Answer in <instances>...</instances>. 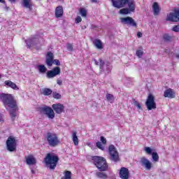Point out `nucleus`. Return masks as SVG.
<instances>
[{"label":"nucleus","instance_id":"obj_14","mask_svg":"<svg viewBox=\"0 0 179 179\" xmlns=\"http://www.w3.org/2000/svg\"><path fill=\"white\" fill-rule=\"evenodd\" d=\"M119 177L121 179H129V170L128 168L122 167L119 172Z\"/></svg>","mask_w":179,"mask_h":179},{"label":"nucleus","instance_id":"obj_15","mask_svg":"<svg viewBox=\"0 0 179 179\" xmlns=\"http://www.w3.org/2000/svg\"><path fill=\"white\" fill-rule=\"evenodd\" d=\"M52 107L56 114H62V113H64V110L65 109V107L62 103H55Z\"/></svg>","mask_w":179,"mask_h":179},{"label":"nucleus","instance_id":"obj_3","mask_svg":"<svg viewBox=\"0 0 179 179\" xmlns=\"http://www.w3.org/2000/svg\"><path fill=\"white\" fill-rule=\"evenodd\" d=\"M43 162L50 170H55V167H57V164L59 162V157L57 154L54 153H48L45 157Z\"/></svg>","mask_w":179,"mask_h":179},{"label":"nucleus","instance_id":"obj_53","mask_svg":"<svg viewBox=\"0 0 179 179\" xmlns=\"http://www.w3.org/2000/svg\"><path fill=\"white\" fill-rule=\"evenodd\" d=\"M0 78H1V75H0Z\"/></svg>","mask_w":179,"mask_h":179},{"label":"nucleus","instance_id":"obj_29","mask_svg":"<svg viewBox=\"0 0 179 179\" xmlns=\"http://www.w3.org/2000/svg\"><path fill=\"white\" fill-rule=\"evenodd\" d=\"M79 13L81 15L82 17H86L87 16V10L85 8H80L79 9Z\"/></svg>","mask_w":179,"mask_h":179},{"label":"nucleus","instance_id":"obj_9","mask_svg":"<svg viewBox=\"0 0 179 179\" xmlns=\"http://www.w3.org/2000/svg\"><path fill=\"white\" fill-rule=\"evenodd\" d=\"M145 106L148 111H150L152 110H156L157 105L156 101H155V96L153 94H148L145 101Z\"/></svg>","mask_w":179,"mask_h":179},{"label":"nucleus","instance_id":"obj_17","mask_svg":"<svg viewBox=\"0 0 179 179\" xmlns=\"http://www.w3.org/2000/svg\"><path fill=\"white\" fill-rule=\"evenodd\" d=\"M25 159L27 164H28L29 166H34V164L37 163V161L36 160V158H34V156H33V155L26 156Z\"/></svg>","mask_w":179,"mask_h":179},{"label":"nucleus","instance_id":"obj_8","mask_svg":"<svg viewBox=\"0 0 179 179\" xmlns=\"http://www.w3.org/2000/svg\"><path fill=\"white\" fill-rule=\"evenodd\" d=\"M38 111H39L40 114H45V115H47L48 118L50 120H54V118H55L54 110L50 106H45V107H40L38 108Z\"/></svg>","mask_w":179,"mask_h":179},{"label":"nucleus","instance_id":"obj_37","mask_svg":"<svg viewBox=\"0 0 179 179\" xmlns=\"http://www.w3.org/2000/svg\"><path fill=\"white\" fill-rule=\"evenodd\" d=\"M136 55H137V57L141 58L143 55V51H142L141 50H136Z\"/></svg>","mask_w":179,"mask_h":179},{"label":"nucleus","instance_id":"obj_21","mask_svg":"<svg viewBox=\"0 0 179 179\" xmlns=\"http://www.w3.org/2000/svg\"><path fill=\"white\" fill-rule=\"evenodd\" d=\"M4 84L6 86H8V87H11V89H13V90H19V87H17V85L16 84L10 80H6L4 82Z\"/></svg>","mask_w":179,"mask_h":179},{"label":"nucleus","instance_id":"obj_25","mask_svg":"<svg viewBox=\"0 0 179 179\" xmlns=\"http://www.w3.org/2000/svg\"><path fill=\"white\" fill-rule=\"evenodd\" d=\"M72 141L75 145V146H78L79 145V138H78V136L76 135V132L74 131L72 135Z\"/></svg>","mask_w":179,"mask_h":179},{"label":"nucleus","instance_id":"obj_50","mask_svg":"<svg viewBox=\"0 0 179 179\" xmlns=\"http://www.w3.org/2000/svg\"><path fill=\"white\" fill-rule=\"evenodd\" d=\"M10 2H16V0H8Z\"/></svg>","mask_w":179,"mask_h":179},{"label":"nucleus","instance_id":"obj_20","mask_svg":"<svg viewBox=\"0 0 179 179\" xmlns=\"http://www.w3.org/2000/svg\"><path fill=\"white\" fill-rule=\"evenodd\" d=\"M152 10L154 16H159L160 13V6H159V3L157 2H155L152 5Z\"/></svg>","mask_w":179,"mask_h":179},{"label":"nucleus","instance_id":"obj_26","mask_svg":"<svg viewBox=\"0 0 179 179\" xmlns=\"http://www.w3.org/2000/svg\"><path fill=\"white\" fill-rule=\"evenodd\" d=\"M34 38H32L25 40V43L27 44V48H31V45H34V44L33 43H34Z\"/></svg>","mask_w":179,"mask_h":179},{"label":"nucleus","instance_id":"obj_33","mask_svg":"<svg viewBox=\"0 0 179 179\" xmlns=\"http://www.w3.org/2000/svg\"><path fill=\"white\" fill-rule=\"evenodd\" d=\"M52 96H53L54 99H56L57 100H59V99H61L62 97V96H61V94L57 93V92H53Z\"/></svg>","mask_w":179,"mask_h":179},{"label":"nucleus","instance_id":"obj_22","mask_svg":"<svg viewBox=\"0 0 179 179\" xmlns=\"http://www.w3.org/2000/svg\"><path fill=\"white\" fill-rule=\"evenodd\" d=\"M22 5L24 8L31 10V6H33V3L31 2V0H22Z\"/></svg>","mask_w":179,"mask_h":179},{"label":"nucleus","instance_id":"obj_1","mask_svg":"<svg viewBox=\"0 0 179 179\" xmlns=\"http://www.w3.org/2000/svg\"><path fill=\"white\" fill-rule=\"evenodd\" d=\"M0 100L2 101L6 108H12L10 110V118L13 121H15L16 118V111H19V107L17 106V101L15 99V97L10 94H0Z\"/></svg>","mask_w":179,"mask_h":179},{"label":"nucleus","instance_id":"obj_19","mask_svg":"<svg viewBox=\"0 0 179 179\" xmlns=\"http://www.w3.org/2000/svg\"><path fill=\"white\" fill-rule=\"evenodd\" d=\"M64 15V8H62V6H58L55 8V17L57 19L59 17H62Z\"/></svg>","mask_w":179,"mask_h":179},{"label":"nucleus","instance_id":"obj_34","mask_svg":"<svg viewBox=\"0 0 179 179\" xmlns=\"http://www.w3.org/2000/svg\"><path fill=\"white\" fill-rule=\"evenodd\" d=\"M106 100H108V101H114V95L111 94H107Z\"/></svg>","mask_w":179,"mask_h":179},{"label":"nucleus","instance_id":"obj_46","mask_svg":"<svg viewBox=\"0 0 179 179\" xmlns=\"http://www.w3.org/2000/svg\"><path fill=\"white\" fill-rule=\"evenodd\" d=\"M136 106H137V108H138V110H142V106H141V103H138Z\"/></svg>","mask_w":179,"mask_h":179},{"label":"nucleus","instance_id":"obj_27","mask_svg":"<svg viewBox=\"0 0 179 179\" xmlns=\"http://www.w3.org/2000/svg\"><path fill=\"white\" fill-rule=\"evenodd\" d=\"M52 93V90L50 88H44L42 90L41 94H43V96H50Z\"/></svg>","mask_w":179,"mask_h":179},{"label":"nucleus","instance_id":"obj_18","mask_svg":"<svg viewBox=\"0 0 179 179\" xmlns=\"http://www.w3.org/2000/svg\"><path fill=\"white\" fill-rule=\"evenodd\" d=\"M141 163L142 166H144L146 170H150V169H152V162H150V161L145 157L141 158Z\"/></svg>","mask_w":179,"mask_h":179},{"label":"nucleus","instance_id":"obj_5","mask_svg":"<svg viewBox=\"0 0 179 179\" xmlns=\"http://www.w3.org/2000/svg\"><path fill=\"white\" fill-rule=\"evenodd\" d=\"M45 138L47 141L48 145H49L50 148H57V146L61 143V141L59 140L58 135L55 133L48 132Z\"/></svg>","mask_w":179,"mask_h":179},{"label":"nucleus","instance_id":"obj_13","mask_svg":"<svg viewBox=\"0 0 179 179\" xmlns=\"http://www.w3.org/2000/svg\"><path fill=\"white\" fill-rule=\"evenodd\" d=\"M166 20L169 22H179V9L175 10L174 13L168 14Z\"/></svg>","mask_w":179,"mask_h":179},{"label":"nucleus","instance_id":"obj_11","mask_svg":"<svg viewBox=\"0 0 179 179\" xmlns=\"http://www.w3.org/2000/svg\"><path fill=\"white\" fill-rule=\"evenodd\" d=\"M120 22L122 24H127V26H130L131 27H138V24L132 17H121Z\"/></svg>","mask_w":179,"mask_h":179},{"label":"nucleus","instance_id":"obj_32","mask_svg":"<svg viewBox=\"0 0 179 179\" xmlns=\"http://www.w3.org/2000/svg\"><path fill=\"white\" fill-rule=\"evenodd\" d=\"M152 157L154 162H159V154H157V152H152Z\"/></svg>","mask_w":179,"mask_h":179},{"label":"nucleus","instance_id":"obj_38","mask_svg":"<svg viewBox=\"0 0 179 179\" xmlns=\"http://www.w3.org/2000/svg\"><path fill=\"white\" fill-rule=\"evenodd\" d=\"M145 151L146 153H148V155H152V149L150 147H145Z\"/></svg>","mask_w":179,"mask_h":179},{"label":"nucleus","instance_id":"obj_35","mask_svg":"<svg viewBox=\"0 0 179 179\" xmlns=\"http://www.w3.org/2000/svg\"><path fill=\"white\" fill-rule=\"evenodd\" d=\"M99 69H101V71H103L104 69V62L101 59H99Z\"/></svg>","mask_w":179,"mask_h":179},{"label":"nucleus","instance_id":"obj_44","mask_svg":"<svg viewBox=\"0 0 179 179\" xmlns=\"http://www.w3.org/2000/svg\"><path fill=\"white\" fill-rule=\"evenodd\" d=\"M0 122H3V115L0 113Z\"/></svg>","mask_w":179,"mask_h":179},{"label":"nucleus","instance_id":"obj_41","mask_svg":"<svg viewBox=\"0 0 179 179\" xmlns=\"http://www.w3.org/2000/svg\"><path fill=\"white\" fill-rule=\"evenodd\" d=\"M100 139L102 144L107 145V139H106L104 136H101Z\"/></svg>","mask_w":179,"mask_h":179},{"label":"nucleus","instance_id":"obj_2","mask_svg":"<svg viewBox=\"0 0 179 179\" xmlns=\"http://www.w3.org/2000/svg\"><path fill=\"white\" fill-rule=\"evenodd\" d=\"M113 6L117 9L124 8L127 5L129 8H122L120 10L121 15H129L131 12H135V0H110Z\"/></svg>","mask_w":179,"mask_h":179},{"label":"nucleus","instance_id":"obj_16","mask_svg":"<svg viewBox=\"0 0 179 179\" xmlns=\"http://www.w3.org/2000/svg\"><path fill=\"white\" fill-rule=\"evenodd\" d=\"M164 97L168 99H176V92L171 88H169L164 92Z\"/></svg>","mask_w":179,"mask_h":179},{"label":"nucleus","instance_id":"obj_49","mask_svg":"<svg viewBox=\"0 0 179 179\" xmlns=\"http://www.w3.org/2000/svg\"><path fill=\"white\" fill-rule=\"evenodd\" d=\"M1 3H6V1L5 0H0Z\"/></svg>","mask_w":179,"mask_h":179},{"label":"nucleus","instance_id":"obj_30","mask_svg":"<svg viewBox=\"0 0 179 179\" xmlns=\"http://www.w3.org/2000/svg\"><path fill=\"white\" fill-rule=\"evenodd\" d=\"M96 146L98 149H100V150H104V149H106L105 145L102 144L100 141L96 142Z\"/></svg>","mask_w":179,"mask_h":179},{"label":"nucleus","instance_id":"obj_31","mask_svg":"<svg viewBox=\"0 0 179 179\" xmlns=\"http://www.w3.org/2000/svg\"><path fill=\"white\" fill-rule=\"evenodd\" d=\"M65 179H72V173L69 171H66L64 173Z\"/></svg>","mask_w":179,"mask_h":179},{"label":"nucleus","instance_id":"obj_45","mask_svg":"<svg viewBox=\"0 0 179 179\" xmlns=\"http://www.w3.org/2000/svg\"><path fill=\"white\" fill-rule=\"evenodd\" d=\"M142 36H143V34H142L141 32H138V33H137V37H138V38H141V37H142Z\"/></svg>","mask_w":179,"mask_h":179},{"label":"nucleus","instance_id":"obj_52","mask_svg":"<svg viewBox=\"0 0 179 179\" xmlns=\"http://www.w3.org/2000/svg\"><path fill=\"white\" fill-rule=\"evenodd\" d=\"M96 65H99V62H95Z\"/></svg>","mask_w":179,"mask_h":179},{"label":"nucleus","instance_id":"obj_43","mask_svg":"<svg viewBox=\"0 0 179 179\" xmlns=\"http://www.w3.org/2000/svg\"><path fill=\"white\" fill-rule=\"evenodd\" d=\"M57 85H59V86H62V80L57 79Z\"/></svg>","mask_w":179,"mask_h":179},{"label":"nucleus","instance_id":"obj_51","mask_svg":"<svg viewBox=\"0 0 179 179\" xmlns=\"http://www.w3.org/2000/svg\"><path fill=\"white\" fill-rule=\"evenodd\" d=\"M176 58L179 59V54L176 55Z\"/></svg>","mask_w":179,"mask_h":179},{"label":"nucleus","instance_id":"obj_7","mask_svg":"<svg viewBox=\"0 0 179 179\" xmlns=\"http://www.w3.org/2000/svg\"><path fill=\"white\" fill-rule=\"evenodd\" d=\"M6 145L8 152H16L17 140L14 136H10L6 141Z\"/></svg>","mask_w":179,"mask_h":179},{"label":"nucleus","instance_id":"obj_47","mask_svg":"<svg viewBox=\"0 0 179 179\" xmlns=\"http://www.w3.org/2000/svg\"><path fill=\"white\" fill-rule=\"evenodd\" d=\"M133 103L134 105H138L139 103V102H138V101L135 100V99H133Z\"/></svg>","mask_w":179,"mask_h":179},{"label":"nucleus","instance_id":"obj_23","mask_svg":"<svg viewBox=\"0 0 179 179\" xmlns=\"http://www.w3.org/2000/svg\"><path fill=\"white\" fill-rule=\"evenodd\" d=\"M94 45L96 46L98 50H103V43H101V41L100 39H94L93 41Z\"/></svg>","mask_w":179,"mask_h":179},{"label":"nucleus","instance_id":"obj_36","mask_svg":"<svg viewBox=\"0 0 179 179\" xmlns=\"http://www.w3.org/2000/svg\"><path fill=\"white\" fill-rule=\"evenodd\" d=\"M66 47L69 51H73V45L72 43H67Z\"/></svg>","mask_w":179,"mask_h":179},{"label":"nucleus","instance_id":"obj_39","mask_svg":"<svg viewBox=\"0 0 179 179\" xmlns=\"http://www.w3.org/2000/svg\"><path fill=\"white\" fill-rule=\"evenodd\" d=\"M173 31H175L176 33H178L179 31V25H174L172 28Z\"/></svg>","mask_w":179,"mask_h":179},{"label":"nucleus","instance_id":"obj_24","mask_svg":"<svg viewBox=\"0 0 179 179\" xmlns=\"http://www.w3.org/2000/svg\"><path fill=\"white\" fill-rule=\"evenodd\" d=\"M101 171H97L96 173V176L97 177V178L108 179V176L107 175V173H106L104 172H101Z\"/></svg>","mask_w":179,"mask_h":179},{"label":"nucleus","instance_id":"obj_42","mask_svg":"<svg viewBox=\"0 0 179 179\" xmlns=\"http://www.w3.org/2000/svg\"><path fill=\"white\" fill-rule=\"evenodd\" d=\"M82 22V17L80 16H77L76 17V23H80Z\"/></svg>","mask_w":179,"mask_h":179},{"label":"nucleus","instance_id":"obj_6","mask_svg":"<svg viewBox=\"0 0 179 179\" xmlns=\"http://www.w3.org/2000/svg\"><path fill=\"white\" fill-rule=\"evenodd\" d=\"M108 153L110 155V160L114 162L115 163H118L120 162V154L115 145L111 144L108 146Z\"/></svg>","mask_w":179,"mask_h":179},{"label":"nucleus","instance_id":"obj_4","mask_svg":"<svg viewBox=\"0 0 179 179\" xmlns=\"http://www.w3.org/2000/svg\"><path fill=\"white\" fill-rule=\"evenodd\" d=\"M93 164L99 171H107L108 170V164L106 158L101 156H92L91 157Z\"/></svg>","mask_w":179,"mask_h":179},{"label":"nucleus","instance_id":"obj_48","mask_svg":"<svg viewBox=\"0 0 179 179\" xmlns=\"http://www.w3.org/2000/svg\"><path fill=\"white\" fill-rule=\"evenodd\" d=\"M93 3H97V0H91Z\"/></svg>","mask_w":179,"mask_h":179},{"label":"nucleus","instance_id":"obj_28","mask_svg":"<svg viewBox=\"0 0 179 179\" xmlns=\"http://www.w3.org/2000/svg\"><path fill=\"white\" fill-rule=\"evenodd\" d=\"M38 70L40 73H45L47 72V67L43 64H40L38 66Z\"/></svg>","mask_w":179,"mask_h":179},{"label":"nucleus","instance_id":"obj_40","mask_svg":"<svg viewBox=\"0 0 179 179\" xmlns=\"http://www.w3.org/2000/svg\"><path fill=\"white\" fill-rule=\"evenodd\" d=\"M164 40H165V41H170V40H171V36L168 34H165L164 35Z\"/></svg>","mask_w":179,"mask_h":179},{"label":"nucleus","instance_id":"obj_10","mask_svg":"<svg viewBox=\"0 0 179 179\" xmlns=\"http://www.w3.org/2000/svg\"><path fill=\"white\" fill-rule=\"evenodd\" d=\"M55 64V65H57V66H59L61 65V62L59 59H54V53L52 52H48L46 55V64L48 66H52V64Z\"/></svg>","mask_w":179,"mask_h":179},{"label":"nucleus","instance_id":"obj_12","mask_svg":"<svg viewBox=\"0 0 179 179\" xmlns=\"http://www.w3.org/2000/svg\"><path fill=\"white\" fill-rule=\"evenodd\" d=\"M58 75H61V68L59 66L54 67L52 70H49L46 73L48 79H52V78H55Z\"/></svg>","mask_w":179,"mask_h":179}]
</instances>
